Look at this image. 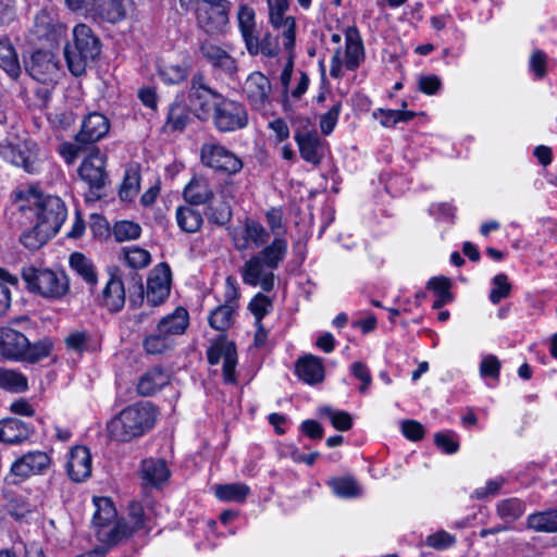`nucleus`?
Listing matches in <instances>:
<instances>
[{
    "mask_svg": "<svg viewBox=\"0 0 557 557\" xmlns=\"http://www.w3.org/2000/svg\"><path fill=\"white\" fill-rule=\"evenodd\" d=\"M14 201L18 210L33 223V227L21 236L22 244L33 250L53 237L67 215L61 198L46 195L33 185L16 189Z\"/></svg>",
    "mask_w": 557,
    "mask_h": 557,
    "instance_id": "obj_1",
    "label": "nucleus"
},
{
    "mask_svg": "<svg viewBox=\"0 0 557 557\" xmlns=\"http://www.w3.org/2000/svg\"><path fill=\"white\" fill-rule=\"evenodd\" d=\"M96 511L92 516V524L96 528L97 539L107 544L113 545L127 539L135 531L145 528L143 508L138 504L131 506L129 521H115L116 509L108 497H95Z\"/></svg>",
    "mask_w": 557,
    "mask_h": 557,
    "instance_id": "obj_2",
    "label": "nucleus"
},
{
    "mask_svg": "<svg viewBox=\"0 0 557 557\" xmlns=\"http://www.w3.org/2000/svg\"><path fill=\"white\" fill-rule=\"evenodd\" d=\"M287 250V239L276 238L252 255L240 269L244 284L271 292L275 284L274 271L285 259Z\"/></svg>",
    "mask_w": 557,
    "mask_h": 557,
    "instance_id": "obj_3",
    "label": "nucleus"
},
{
    "mask_svg": "<svg viewBox=\"0 0 557 557\" xmlns=\"http://www.w3.org/2000/svg\"><path fill=\"white\" fill-rule=\"evenodd\" d=\"M156 422L154 408L149 404H137L123 409L108 424V433L114 441L127 443L143 436Z\"/></svg>",
    "mask_w": 557,
    "mask_h": 557,
    "instance_id": "obj_4",
    "label": "nucleus"
},
{
    "mask_svg": "<svg viewBox=\"0 0 557 557\" xmlns=\"http://www.w3.org/2000/svg\"><path fill=\"white\" fill-rule=\"evenodd\" d=\"M100 53V42L89 26L78 24L73 29V44L64 48V57L71 73L82 75L89 62Z\"/></svg>",
    "mask_w": 557,
    "mask_h": 557,
    "instance_id": "obj_5",
    "label": "nucleus"
},
{
    "mask_svg": "<svg viewBox=\"0 0 557 557\" xmlns=\"http://www.w3.org/2000/svg\"><path fill=\"white\" fill-rule=\"evenodd\" d=\"M22 277L29 292L47 299H61L70 290V280L63 271L28 265L22 269Z\"/></svg>",
    "mask_w": 557,
    "mask_h": 557,
    "instance_id": "obj_6",
    "label": "nucleus"
},
{
    "mask_svg": "<svg viewBox=\"0 0 557 557\" xmlns=\"http://www.w3.org/2000/svg\"><path fill=\"white\" fill-rule=\"evenodd\" d=\"M364 60V48L362 40L356 29H348L345 35V51L338 48L330 64V75L334 78L343 76V70H357Z\"/></svg>",
    "mask_w": 557,
    "mask_h": 557,
    "instance_id": "obj_7",
    "label": "nucleus"
},
{
    "mask_svg": "<svg viewBox=\"0 0 557 557\" xmlns=\"http://www.w3.org/2000/svg\"><path fill=\"white\" fill-rule=\"evenodd\" d=\"M212 121L219 132H236L247 126L248 113L243 103L221 96L213 102Z\"/></svg>",
    "mask_w": 557,
    "mask_h": 557,
    "instance_id": "obj_8",
    "label": "nucleus"
},
{
    "mask_svg": "<svg viewBox=\"0 0 557 557\" xmlns=\"http://www.w3.org/2000/svg\"><path fill=\"white\" fill-rule=\"evenodd\" d=\"M2 157L29 174H38L42 168L39 149L30 139L18 140L0 147Z\"/></svg>",
    "mask_w": 557,
    "mask_h": 557,
    "instance_id": "obj_9",
    "label": "nucleus"
},
{
    "mask_svg": "<svg viewBox=\"0 0 557 557\" xmlns=\"http://www.w3.org/2000/svg\"><path fill=\"white\" fill-rule=\"evenodd\" d=\"M230 3L226 0H198V25L208 34H221L228 24Z\"/></svg>",
    "mask_w": 557,
    "mask_h": 557,
    "instance_id": "obj_10",
    "label": "nucleus"
},
{
    "mask_svg": "<svg viewBox=\"0 0 557 557\" xmlns=\"http://www.w3.org/2000/svg\"><path fill=\"white\" fill-rule=\"evenodd\" d=\"M203 165L226 174H236L243 169V161L231 150L218 143H206L200 149Z\"/></svg>",
    "mask_w": 557,
    "mask_h": 557,
    "instance_id": "obj_11",
    "label": "nucleus"
},
{
    "mask_svg": "<svg viewBox=\"0 0 557 557\" xmlns=\"http://www.w3.org/2000/svg\"><path fill=\"white\" fill-rule=\"evenodd\" d=\"M271 90L270 79L259 71L250 73L243 85L246 99L252 109L258 111L265 110L270 106Z\"/></svg>",
    "mask_w": 557,
    "mask_h": 557,
    "instance_id": "obj_12",
    "label": "nucleus"
},
{
    "mask_svg": "<svg viewBox=\"0 0 557 557\" xmlns=\"http://www.w3.org/2000/svg\"><path fill=\"white\" fill-rule=\"evenodd\" d=\"M232 242L238 251H246L251 247H261L269 239V232L259 222L246 219L242 226L232 231Z\"/></svg>",
    "mask_w": 557,
    "mask_h": 557,
    "instance_id": "obj_13",
    "label": "nucleus"
},
{
    "mask_svg": "<svg viewBox=\"0 0 557 557\" xmlns=\"http://www.w3.org/2000/svg\"><path fill=\"white\" fill-rule=\"evenodd\" d=\"M26 71L34 79L47 85L57 83L60 76L59 62L50 51L34 52Z\"/></svg>",
    "mask_w": 557,
    "mask_h": 557,
    "instance_id": "obj_14",
    "label": "nucleus"
},
{
    "mask_svg": "<svg viewBox=\"0 0 557 557\" xmlns=\"http://www.w3.org/2000/svg\"><path fill=\"white\" fill-rule=\"evenodd\" d=\"M51 466L50 456L41 450L29 451L11 465V473L20 479L45 473Z\"/></svg>",
    "mask_w": 557,
    "mask_h": 557,
    "instance_id": "obj_15",
    "label": "nucleus"
},
{
    "mask_svg": "<svg viewBox=\"0 0 557 557\" xmlns=\"http://www.w3.org/2000/svg\"><path fill=\"white\" fill-rule=\"evenodd\" d=\"M200 52L213 69L221 71L231 78L236 75L238 71L237 61L224 47L206 40L200 45Z\"/></svg>",
    "mask_w": 557,
    "mask_h": 557,
    "instance_id": "obj_16",
    "label": "nucleus"
},
{
    "mask_svg": "<svg viewBox=\"0 0 557 557\" xmlns=\"http://www.w3.org/2000/svg\"><path fill=\"white\" fill-rule=\"evenodd\" d=\"M171 270L168 264H158L147 280L146 298L151 306L162 304L170 295Z\"/></svg>",
    "mask_w": 557,
    "mask_h": 557,
    "instance_id": "obj_17",
    "label": "nucleus"
},
{
    "mask_svg": "<svg viewBox=\"0 0 557 557\" xmlns=\"http://www.w3.org/2000/svg\"><path fill=\"white\" fill-rule=\"evenodd\" d=\"M106 156L99 149L92 150L82 162L78 175L91 189H100L107 180Z\"/></svg>",
    "mask_w": 557,
    "mask_h": 557,
    "instance_id": "obj_18",
    "label": "nucleus"
},
{
    "mask_svg": "<svg viewBox=\"0 0 557 557\" xmlns=\"http://www.w3.org/2000/svg\"><path fill=\"white\" fill-rule=\"evenodd\" d=\"M66 473L74 482H84L91 475L92 458L86 446L77 445L71 448L66 459Z\"/></svg>",
    "mask_w": 557,
    "mask_h": 557,
    "instance_id": "obj_19",
    "label": "nucleus"
},
{
    "mask_svg": "<svg viewBox=\"0 0 557 557\" xmlns=\"http://www.w3.org/2000/svg\"><path fill=\"white\" fill-rule=\"evenodd\" d=\"M207 355L210 364L223 363V379L225 383L233 384L236 382L237 354L232 343H216L209 348Z\"/></svg>",
    "mask_w": 557,
    "mask_h": 557,
    "instance_id": "obj_20",
    "label": "nucleus"
},
{
    "mask_svg": "<svg viewBox=\"0 0 557 557\" xmlns=\"http://www.w3.org/2000/svg\"><path fill=\"white\" fill-rule=\"evenodd\" d=\"M221 95L207 87L203 83L202 75H195L191 81V87L189 92L190 104L197 112L200 119H207L209 116L213 102L219 99Z\"/></svg>",
    "mask_w": 557,
    "mask_h": 557,
    "instance_id": "obj_21",
    "label": "nucleus"
},
{
    "mask_svg": "<svg viewBox=\"0 0 557 557\" xmlns=\"http://www.w3.org/2000/svg\"><path fill=\"white\" fill-rule=\"evenodd\" d=\"M28 348L27 337L11 327H4L0 332V352L10 360H25V351Z\"/></svg>",
    "mask_w": 557,
    "mask_h": 557,
    "instance_id": "obj_22",
    "label": "nucleus"
},
{
    "mask_svg": "<svg viewBox=\"0 0 557 557\" xmlns=\"http://www.w3.org/2000/svg\"><path fill=\"white\" fill-rule=\"evenodd\" d=\"M110 129V123L106 115L92 112L89 113L82 124L79 133L75 139L82 144H91L102 139Z\"/></svg>",
    "mask_w": 557,
    "mask_h": 557,
    "instance_id": "obj_23",
    "label": "nucleus"
},
{
    "mask_svg": "<svg viewBox=\"0 0 557 557\" xmlns=\"http://www.w3.org/2000/svg\"><path fill=\"white\" fill-rule=\"evenodd\" d=\"M184 199L191 206H203L213 200L216 196L212 183L203 176H195L185 186L183 191Z\"/></svg>",
    "mask_w": 557,
    "mask_h": 557,
    "instance_id": "obj_24",
    "label": "nucleus"
},
{
    "mask_svg": "<svg viewBox=\"0 0 557 557\" xmlns=\"http://www.w3.org/2000/svg\"><path fill=\"white\" fill-rule=\"evenodd\" d=\"M157 70L163 83L175 85L184 82L188 77L190 63L186 59H160L157 64Z\"/></svg>",
    "mask_w": 557,
    "mask_h": 557,
    "instance_id": "obj_25",
    "label": "nucleus"
},
{
    "mask_svg": "<svg viewBox=\"0 0 557 557\" xmlns=\"http://www.w3.org/2000/svg\"><path fill=\"white\" fill-rule=\"evenodd\" d=\"M295 141L298 145L300 157L313 165L321 163L323 159L322 141L315 133L295 132Z\"/></svg>",
    "mask_w": 557,
    "mask_h": 557,
    "instance_id": "obj_26",
    "label": "nucleus"
},
{
    "mask_svg": "<svg viewBox=\"0 0 557 557\" xmlns=\"http://www.w3.org/2000/svg\"><path fill=\"white\" fill-rule=\"evenodd\" d=\"M125 288L122 278L111 273L101 295V305L111 312H119L125 305Z\"/></svg>",
    "mask_w": 557,
    "mask_h": 557,
    "instance_id": "obj_27",
    "label": "nucleus"
},
{
    "mask_svg": "<svg viewBox=\"0 0 557 557\" xmlns=\"http://www.w3.org/2000/svg\"><path fill=\"white\" fill-rule=\"evenodd\" d=\"M296 374L305 383L309 385L319 384L324 380V366L321 358L307 355L296 362Z\"/></svg>",
    "mask_w": 557,
    "mask_h": 557,
    "instance_id": "obj_28",
    "label": "nucleus"
},
{
    "mask_svg": "<svg viewBox=\"0 0 557 557\" xmlns=\"http://www.w3.org/2000/svg\"><path fill=\"white\" fill-rule=\"evenodd\" d=\"M188 326V312L186 309L178 307L173 313L162 318L158 323V332L170 335L183 334Z\"/></svg>",
    "mask_w": 557,
    "mask_h": 557,
    "instance_id": "obj_29",
    "label": "nucleus"
},
{
    "mask_svg": "<svg viewBox=\"0 0 557 557\" xmlns=\"http://www.w3.org/2000/svg\"><path fill=\"white\" fill-rule=\"evenodd\" d=\"M28 435L29 430L23 421L14 418L0 421V442L16 444L26 440Z\"/></svg>",
    "mask_w": 557,
    "mask_h": 557,
    "instance_id": "obj_30",
    "label": "nucleus"
},
{
    "mask_svg": "<svg viewBox=\"0 0 557 557\" xmlns=\"http://www.w3.org/2000/svg\"><path fill=\"white\" fill-rule=\"evenodd\" d=\"M206 208V215L209 222L219 226L227 224L232 218V209L230 202L226 200L223 193L219 194L208 202Z\"/></svg>",
    "mask_w": 557,
    "mask_h": 557,
    "instance_id": "obj_31",
    "label": "nucleus"
},
{
    "mask_svg": "<svg viewBox=\"0 0 557 557\" xmlns=\"http://www.w3.org/2000/svg\"><path fill=\"white\" fill-rule=\"evenodd\" d=\"M168 382V374L159 368H153L139 379L137 391L143 396H151L166 385Z\"/></svg>",
    "mask_w": 557,
    "mask_h": 557,
    "instance_id": "obj_32",
    "label": "nucleus"
},
{
    "mask_svg": "<svg viewBox=\"0 0 557 557\" xmlns=\"http://www.w3.org/2000/svg\"><path fill=\"white\" fill-rule=\"evenodd\" d=\"M175 220L180 230L188 234L200 231L203 224L202 214L189 206L176 208Z\"/></svg>",
    "mask_w": 557,
    "mask_h": 557,
    "instance_id": "obj_33",
    "label": "nucleus"
},
{
    "mask_svg": "<svg viewBox=\"0 0 557 557\" xmlns=\"http://www.w3.org/2000/svg\"><path fill=\"white\" fill-rule=\"evenodd\" d=\"M0 67L11 78H17L22 71L16 50L8 38L0 39Z\"/></svg>",
    "mask_w": 557,
    "mask_h": 557,
    "instance_id": "obj_34",
    "label": "nucleus"
},
{
    "mask_svg": "<svg viewBox=\"0 0 557 557\" xmlns=\"http://www.w3.org/2000/svg\"><path fill=\"white\" fill-rule=\"evenodd\" d=\"M69 263L71 269L90 287H95L97 285L98 276L96 268L86 256L81 252H74L70 256Z\"/></svg>",
    "mask_w": 557,
    "mask_h": 557,
    "instance_id": "obj_35",
    "label": "nucleus"
},
{
    "mask_svg": "<svg viewBox=\"0 0 557 557\" xmlns=\"http://www.w3.org/2000/svg\"><path fill=\"white\" fill-rule=\"evenodd\" d=\"M143 479L151 485H159L170 476V471L164 460L146 459L141 463Z\"/></svg>",
    "mask_w": 557,
    "mask_h": 557,
    "instance_id": "obj_36",
    "label": "nucleus"
},
{
    "mask_svg": "<svg viewBox=\"0 0 557 557\" xmlns=\"http://www.w3.org/2000/svg\"><path fill=\"white\" fill-rule=\"evenodd\" d=\"M527 510L525 503L517 497L503 499L496 505V513L505 523H512L521 518Z\"/></svg>",
    "mask_w": 557,
    "mask_h": 557,
    "instance_id": "obj_37",
    "label": "nucleus"
},
{
    "mask_svg": "<svg viewBox=\"0 0 557 557\" xmlns=\"http://www.w3.org/2000/svg\"><path fill=\"white\" fill-rule=\"evenodd\" d=\"M527 525L536 532H557V508L529 515Z\"/></svg>",
    "mask_w": 557,
    "mask_h": 557,
    "instance_id": "obj_38",
    "label": "nucleus"
},
{
    "mask_svg": "<svg viewBox=\"0 0 557 557\" xmlns=\"http://www.w3.org/2000/svg\"><path fill=\"white\" fill-rule=\"evenodd\" d=\"M237 22L246 48L251 49V47H253L251 37L257 34L253 9L247 5H240L237 12Z\"/></svg>",
    "mask_w": 557,
    "mask_h": 557,
    "instance_id": "obj_39",
    "label": "nucleus"
},
{
    "mask_svg": "<svg viewBox=\"0 0 557 557\" xmlns=\"http://www.w3.org/2000/svg\"><path fill=\"white\" fill-rule=\"evenodd\" d=\"M250 493L244 483L220 484L214 487V495L222 502L244 503Z\"/></svg>",
    "mask_w": 557,
    "mask_h": 557,
    "instance_id": "obj_40",
    "label": "nucleus"
},
{
    "mask_svg": "<svg viewBox=\"0 0 557 557\" xmlns=\"http://www.w3.org/2000/svg\"><path fill=\"white\" fill-rule=\"evenodd\" d=\"M332 492L341 498H354L361 495V487L352 476H337L327 481Z\"/></svg>",
    "mask_w": 557,
    "mask_h": 557,
    "instance_id": "obj_41",
    "label": "nucleus"
},
{
    "mask_svg": "<svg viewBox=\"0 0 557 557\" xmlns=\"http://www.w3.org/2000/svg\"><path fill=\"white\" fill-rule=\"evenodd\" d=\"M252 46L251 49L246 48L250 55H257L261 53L264 57L272 58L276 57L280 50L277 39L270 33L263 35L260 39L258 34L251 37Z\"/></svg>",
    "mask_w": 557,
    "mask_h": 557,
    "instance_id": "obj_42",
    "label": "nucleus"
},
{
    "mask_svg": "<svg viewBox=\"0 0 557 557\" xmlns=\"http://www.w3.org/2000/svg\"><path fill=\"white\" fill-rule=\"evenodd\" d=\"M131 3L132 0H104L100 8V14L103 20L117 23L125 18Z\"/></svg>",
    "mask_w": 557,
    "mask_h": 557,
    "instance_id": "obj_43",
    "label": "nucleus"
},
{
    "mask_svg": "<svg viewBox=\"0 0 557 557\" xmlns=\"http://www.w3.org/2000/svg\"><path fill=\"white\" fill-rule=\"evenodd\" d=\"M28 387L27 379L22 373L0 368V388L21 393L26 391Z\"/></svg>",
    "mask_w": 557,
    "mask_h": 557,
    "instance_id": "obj_44",
    "label": "nucleus"
},
{
    "mask_svg": "<svg viewBox=\"0 0 557 557\" xmlns=\"http://www.w3.org/2000/svg\"><path fill=\"white\" fill-rule=\"evenodd\" d=\"M234 308L230 304L216 307L209 315V324L218 331H225L233 324Z\"/></svg>",
    "mask_w": 557,
    "mask_h": 557,
    "instance_id": "obj_45",
    "label": "nucleus"
},
{
    "mask_svg": "<svg viewBox=\"0 0 557 557\" xmlns=\"http://www.w3.org/2000/svg\"><path fill=\"white\" fill-rule=\"evenodd\" d=\"M374 117H380V122L385 127L394 126L399 122H408L414 117L416 113L405 110H384L379 109L373 113Z\"/></svg>",
    "mask_w": 557,
    "mask_h": 557,
    "instance_id": "obj_46",
    "label": "nucleus"
},
{
    "mask_svg": "<svg viewBox=\"0 0 557 557\" xmlns=\"http://www.w3.org/2000/svg\"><path fill=\"white\" fill-rule=\"evenodd\" d=\"M248 309L255 318V324L262 323V319L273 310L272 300L258 293L249 302Z\"/></svg>",
    "mask_w": 557,
    "mask_h": 557,
    "instance_id": "obj_47",
    "label": "nucleus"
},
{
    "mask_svg": "<svg viewBox=\"0 0 557 557\" xmlns=\"http://www.w3.org/2000/svg\"><path fill=\"white\" fill-rule=\"evenodd\" d=\"M269 7V21L274 29H280V25L287 18H294L290 15H286L288 9L287 0H268Z\"/></svg>",
    "mask_w": 557,
    "mask_h": 557,
    "instance_id": "obj_48",
    "label": "nucleus"
},
{
    "mask_svg": "<svg viewBox=\"0 0 557 557\" xmlns=\"http://www.w3.org/2000/svg\"><path fill=\"white\" fill-rule=\"evenodd\" d=\"M53 344L49 338L40 339L34 344L28 342V348L25 351V360L28 362H37L51 354Z\"/></svg>",
    "mask_w": 557,
    "mask_h": 557,
    "instance_id": "obj_49",
    "label": "nucleus"
},
{
    "mask_svg": "<svg viewBox=\"0 0 557 557\" xmlns=\"http://www.w3.org/2000/svg\"><path fill=\"white\" fill-rule=\"evenodd\" d=\"M265 222L270 228V232L274 236L273 239L281 238L286 239V227L283 223V212L278 208H271L265 212Z\"/></svg>",
    "mask_w": 557,
    "mask_h": 557,
    "instance_id": "obj_50",
    "label": "nucleus"
},
{
    "mask_svg": "<svg viewBox=\"0 0 557 557\" xmlns=\"http://www.w3.org/2000/svg\"><path fill=\"white\" fill-rule=\"evenodd\" d=\"M140 226L132 221H120L114 224L113 235L117 242L133 240L139 237Z\"/></svg>",
    "mask_w": 557,
    "mask_h": 557,
    "instance_id": "obj_51",
    "label": "nucleus"
},
{
    "mask_svg": "<svg viewBox=\"0 0 557 557\" xmlns=\"http://www.w3.org/2000/svg\"><path fill=\"white\" fill-rule=\"evenodd\" d=\"M139 174L136 171H127L120 188L122 200H132L139 191Z\"/></svg>",
    "mask_w": 557,
    "mask_h": 557,
    "instance_id": "obj_52",
    "label": "nucleus"
},
{
    "mask_svg": "<svg viewBox=\"0 0 557 557\" xmlns=\"http://www.w3.org/2000/svg\"><path fill=\"white\" fill-rule=\"evenodd\" d=\"M124 259L129 267L139 269L149 264L150 253L139 247H128L124 249Z\"/></svg>",
    "mask_w": 557,
    "mask_h": 557,
    "instance_id": "obj_53",
    "label": "nucleus"
},
{
    "mask_svg": "<svg viewBox=\"0 0 557 557\" xmlns=\"http://www.w3.org/2000/svg\"><path fill=\"white\" fill-rule=\"evenodd\" d=\"M144 348L151 355L162 354L170 348V342L165 334L157 331L156 334H151L145 338Z\"/></svg>",
    "mask_w": 557,
    "mask_h": 557,
    "instance_id": "obj_54",
    "label": "nucleus"
},
{
    "mask_svg": "<svg viewBox=\"0 0 557 557\" xmlns=\"http://www.w3.org/2000/svg\"><path fill=\"white\" fill-rule=\"evenodd\" d=\"M493 285H494V287L492 288V290L490 293V300L494 305H496L502 299L509 296L511 287H510V284L508 283L507 276L504 273L497 274L493 278Z\"/></svg>",
    "mask_w": 557,
    "mask_h": 557,
    "instance_id": "obj_55",
    "label": "nucleus"
},
{
    "mask_svg": "<svg viewBox=\"0 0 557 557\" xmlns=\"http://www.w3.org/2000/svg\"><path fill=\"white\" fill-rule=\"evenodd\" d=\"M189 121V113L187 112L186 108L182 104H173L170 108L169 116H168V124L173 129H184Z\"/></svg>",
    "mask_w": 557,
    "mask_h": 557,
    "instance_id": "obj_56",
    "label": "nucleus"
},
{
    "mask_svg": "<svg viewBox=\"0 0 557 557\" xmlns=\"http://www.w3.org/2000/svg\"><path fill=\"white\" fill-rule=\"evenodd\" d=\"M323 413L329 418L332 425L338 431H347L352 425L351 416L346 411L324 408Z\"/></svg>",
    "mask_w": 557,
    "mask_h": 557,
    "instance_id": "obj_57",
    "label": "nucleus"
},
{
    "mask_svg": "<svg viewBox=\"0 0 557 557\" xmlns=\"http://www.w3.org/2000/svg\"><path fill=\"white\" fill-rule=\"evenodd\" d=\"M342 111V104L341 102L334 103L331 109L324 113L320 119V128L322 134L330 135L333 129L335 128L338 116Z\"/></svg>",
    "mask_w": 557,
    "mask_h": 557,
    "instance_id": "obj_58",
    "label": "nucleus"
},
{
    "mask_svg": "<svg viewBox=\"0 0 557 557\" xmlns=\"http://www.w3.org/2000/svg\"><path fill=\"white\" fill-rule=\"evenodd\" d=\"M283 39L284 49L287 52H293L295 47L296 39V22L295 18H287L284 21L282 25H280V29H276Z\"/></svg>",
    "mask_w": 557,
    "mask_h": 557,
    "instance_id": "obj_59",
    "label": "nucleus"
},
{
    "mask_svg": "<svg viewBox=\"0 0 557 557\" xmlns=\"http://www.w3.org/2000/svg\"><path fill=\"white\" fill-rule=\"evenodd\" d=\"M547 59V54L539 49L534 50L530 55L529 67L539 79L546 76Z\"/></svg>",
    "mask_w": 557,
    "mask_h": 557,
    "instance_id": "obj_60",
    "label": "nucleus"
},
{
    "mask_svg": "<svg viewBox=\"0 0 557 557\" xmlns=\"http://www.w3.org/2000/svg\"><path fill=\"white\" fill-rule=\"evenodd\" d=\"M350 371L357 380L361 381L359 392L366 394L372 383V376L368 367L363 362L356 361L351 364Z\"/></svg>",
    "mask_w": 557,
    "mask_h": 557,
    "instance_id": "obj_61",
    "label": "nucleus"
},
{
    "mask_svg": "<svg viewBox=\"0 0 557 557\" xmlns=\"http://www.w3.org/2000/svg\"><path fill=\"white\" fill-rule=\"evenodd\" d=\"M504 483L505 480L504 478L500 476L490 480L486 482L484 486L475 488L474 492L472 493V497L476 499H483L490 496H495L496 494H498Z\"/></svg>",
    "mask_w": 557,
    "mask_h": 557,
    "instance_id": "obj_62",
    "label": "nucleus"
},
{
    "mask_svg": "<svg viewBox=\"0 0 557 557\" xmlns=\"http://www.w3.org/2000/svg\"><path fill=\"white\" fill-rule=\"evenodd\" d=\"M500 371V361L494 355L483 357L480 364L481 376H491L495 380L498 379Z\"/></svg>",
    "mask_w": 557,
    "mask_h": 557,
    "instance_id": "obj_63",
    "label": "nucleus"
},
{
    "mask_svg": "<svg viewBox=\"0 0 557 557\" xmlns=\"http://www.w3.org/2000/svg\"><path fill=\"white\" fill-rule=\"evenodd\" d=\"M441 87V78L436 75H421L418 77V88L425 95H435Z\"/></svg>",
    "mask_w": 557,
    "mask_h": 557,
    "instance_id": "obj_64",
    "label": "nucleus"
}]
</instances>
